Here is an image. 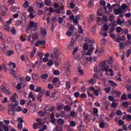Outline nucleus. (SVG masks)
Returning a JSON list of instances; mask_svg holds the SVG:
<instances>
[{"label": "nucleus", "instance_id": "f257e3e1", "mask_svg": "<svg viewBox=\"0 0 131 131\" xmlns=\"http://www.w3.org/2000/svg\"><path fill=\"white\" fill-rule=\"evenodd\" d=\"M18 98H19V96L17 93L13 94V95L10 97V101L8 104L9 107H12V108L18 107L19 105V101L17 100Z\"/></svg>", "mask_w": 131, "mask_h": 131}, {"label": "nucleus", "instance_id": "f03ea898", "mask_svg": "<svg viewBox=\"0 0 131 131\" xmlns=\"http://www.w3.org/2000/svg\"><path fill=\"white\" fill-rule=\"evenodd\" d=\"M100 66H101V69L102 71H106V72H110L111 76H113L114 73H113V70L112 69H108L109 66L107 65V61H102L100 62Z\"/></svg>", "mask_w": 131, "mask_h": 131}, {"label": "nucleus", "instance_id": "7ed1b4c3", "mask_svg": "<svg viewBox=\"0 0 131 131\" xmlns=\"http://www.w3.org/2000/svg\"><path fill=\"white\" fill-rule=\"evenodd\" d=\"M61 55V51L58 49H54L53 53L51 55V58H58Z\"/></svg>", "mask_w": 131, "mask_h": 131}, {"label": "nucleus", "instance_id": "20e7f679", "mask_svg": "<svg viewBox=\"0 0 131 131\" xmlns=\"http://www.w3.org/2000/svg\"><path fill=\"white\" fill-rule=\"evenodd\" d=\"M52 82L53 84L56 86L57 88L60 86V80L58 79L57 77H55L53 80Z\"/></svg>", "mask_w": 131, "mask_h": 131}, {"label": "nucleus", "instance_id": "39448f33", "mask_svg": "<svg viewBox=\"0 0 131 131\" xmlns=\"http://www.w3.org/2000/svg\"><path fill=\"white\" fill-rule=\"evenodd\" d=\"M60 97V94L58 92H53L51 94V98H53L54 100H58Z\"/></svg>", "mask_w": 131, "mask_h": 131}, {"label": "nucleus", "instance_id": "423d86ee", "mask_svg": "<svg viewBox=\"0 0 131 131\" xmlns=\"http://www.w3.org/2000/svg\"><path fill=\"white\" fill-rule=\"evenodd\" d=\"M9 107V108L8 109V114H9V115H13V114L15 113V110H16V107L17 106H15V108L11 106Z\"/></svg>", "mask_w": 131, "mask_h": 131}, {"label": "nucleus", "instance_id": "0eeeda50", "mask_svg": "<svg viewBox=\"0 0 131 131\" xmlns=\"http://www.w3.org/2000/svg\"><path fill=\"white\" fill-rule=\"evenodd\" d=\"M122 9L121 8H119L118 9H114V13L115 15H119L121 13H122Z\"/></svg>", "mask_w": 131, "mask_h": 131}, {"label": "nucleus", "instance_id": "6e6552de", "mask_svg": "<svg viewBox=\"0 0 131 131\" xmlns=\"http://www.w3.org/2000/svg\"><path fill=\"white\" fill-rule=\"evenodd\" d=\"M43 96V92H41L39 94H38L37 98L38 100V101H40V102H42V96Z\"/></svg>", "mask_w": 131, "mask_h": 131}, {"label": "nucleus", "instance_id": "1a4fd4ad", "mask_svg": "<svg viewBox=\"0 0 131 131\" xmlns=\"http://www.w3.org/2000/svg\"><path fill=\"white\" fill-rule=\"evenodd\" d=\"M73 37H75V39H77V40H78V41H82V36H81L80 35H77L76 36H75V35H73Z\"/></svg>", "mask_w": 131, "mask_h": 131}, {"label": "nucleus", "instance_id": "9d476101", "mask_svg": "<svg viewBox=\"0 0 131 131\" xmlns=\"http://www.w3.org/2000/svg\"><path fill=\"white\" fill-rule=\"evenodd\" d=\"M1 90L4 92L6 95H10V91H9V90H7V89L6 88H5L4 86H3L2 87H1Z\"/></svg>", "mask_w": 131, "mask_h": 131}, {"label": "nucleus", "instance_id": "9b49d317", "mask_svg": "<svg viewBox=\"0 0 131 131\" xmlns=\"http://www.w3.org/2000/svg\"><path fill=\"white\" fill-rule=\"evenodd\" d=\"M30 27L31 28H32V27L34 28H36V27H37V25L36 23H34L33 21H31L30 22Z\"/></svg>", "mask_w": 131, "mask_h": 131}, {"label": "nucleus", "instance_id": "f8f14e48", "mask_svg": "<svg viewBox=\"0 0 131 131\" xmlns=\"http://www.w3.org/2000/svg\"><path fill=\"white\" fill-rule=\"evenodd\" d=\"M7 11H8V8H3L2 10V12H1L2 16H6V14H7Z\"/></svg>", "mask_w": 131, "mask_h": 131}, {"label": "nucleus", "instance_id": "ddd939ff", "mask_svg": "<svg viewBox=\"0 0 131 131\" xmlns=\"http://www.w3.org/2000/svg\"><path fill=\"white\" fill-rule=\"evenodd\" d=\"M48 77H49V74H43L42 75H41L40 76V78H41V79H42V80L43 79H47V78H48Z\"/></svg>", "mask_w": 131, "mask_h": 131}, {"label": "nucleus", "instance_id": "4468645a", "mask_svg": "<svg viewBox=\"0 0 131 131\" xmlns=\"http://www.w3.org/2000/svg\"><path fill=\"white\" fill-rule=\"evenodd\" d=\"M32 77L34 80H37L38 78H39V76H38V75L37 74H33L32 75Z\"/></svg>", "mask_w": 131, "mask_h": 131}, {"label": "nucleus", "instance_id": "2eb2a0df", "mask_svg": "<svg viewBox=\"0 0 131 131\" xmlns=\"http://www.w3.org/2000/svg\"><path fill=\"white\" fill-rule=\"evenodd\" d=\"M7 66H12L13 68H15L16 64L14 63H13L12 62H10L5 67V69L7 70Z\"/></svg>", "mask_w": 131, "mask_h": 131}, {"label": "nucleus", "instance_id": "dca6fc26", "mask_svg": "<svg viewBox=\"0 0 131 131\" xmlns=\"http://www.w3.org/2000/svg\"><path fill=\"white\" fill-rule=\"evenodd\" d=\"M66 86L67 90H69L71 88V85L69 81H67L66 82Z\"/></svg>", "mask_w": 131, "mask_h": 131}, {"label": "nucleus", "instance_id": "f3484780", "mask_svg": "<svg viewBox=\"0 0 131 131\" xmlns=\"http://www.w3.org/2000/svg\"><path fill=\"white\" fill-rule=\"evenodd\" d=\"M15 49L16 50V52H17V53H19V52H20V51H21V45L17 44L15 45Z\"/></svg>", "mask_w": 131, "mask_h": 131}, {"label": "nucleus", "instance_id": "a211bd4d", "mask_svg": "<svg viewBox=\"0 0 131 131\" xmlns=\"http://www.w3.org/2000/svg\"><path fill=\"white\" fill-rule=\"evenodd\" d=\"M110 105V102L109 101H105L104 103V106L106 110H108V107Z\"/></svg>", "mask_w": 131, "mask_h": 131}, {"label": "nucleus", "instance_id": "6ab92c4d", "mask_svg": "<svg viewBox=\"0 0 131 131\" xmlns=\"http://www.w3.org/2000/svg\"><path fill=\"white\" fill-rule=\"evenodd\" d=\"M13 54H14V51L13 50H9L6 53V56H10L11 55H13Z\"/></svg>", "mask_w": 131, "mask_h": 131}, {"label": "nucleus", "instance_id": "aec40b11", "mask_svg": "<svg viewBox=\"0 0 131 131\" xmlns=\"http://www.w3.org/2000/svg\"><path fill=\"white\" fill-rule=\"evenodd\" d=\"M58 124H59V125H63L64 124V120L62 119L59 118L58 120Z\"/></svg>", "mask_w": 131, "mask_h": 131}, {"label": "nucleus", "instance_id": "412c9836", "mask_svg": "<svg viewBox=\"0 0 131 131\" xmlns=\"http://www.w3.org/2000/svg\"><path fill=\"white\" fill-rule=\"evenodd\" d=\"M10 31H11V33L13 35H15V34H16V30L15 29V27H12L10 29Z\"/></svg>", "mask_w": 131, "mask_h": 131}, {"label": "nucleus", "instance_id": "4be33fe9", "mask_svg": "<svg viewBox=\"0 0 131 131\" xmlns=\"http://www.w3.org/2000/svg\"><path fill=\"white\" fill-rule=\"evenodd\" d=\"M75 42V39L73 37L71 41V42L70 43V47H73Z\"/></svg>", "mask_w": 131, "mask_h": 131}, {"label": "nucleus", "instance_id": "5701e85b", "mask_svg": "<svg viewBox=\"0 0 131 131\" xmlns=\"http://www.w3.org/2000/svg\"><path fill=\"white\" fill-rule=\"evenodd\" d=\"M101 91V89H98V90H94L93 91V94L95 95V96H96V97H98L99 96V92Z\"/></svg>", "mask_w": 131, "mask_h": 131}, {"label": "nucleus", "instance_id": "b1692460", "mask_svg": "<svg viewBox=\"0 0 131 131\" xmlns=\"http://www.w3.org/2000/svg\"><path fill=\"white\" fill-rule=\"evenodd\" d=\"M47 65L50 67L53 66V65H54V61L52 60H49L47 63Z\"/></svg>", "mask_w": 131, "mask_h": 131}, {"label": "nucleus", "instance_id": "393cba45", "mask_svg": "<svg viewBox=\"0 0 131 131\" xmlns=\"http://www.w3.org/2000/svg\"><path fill=\"white\" fill-rule=\"evenodd\" d=\"M58 10L61 14H65V11H61L62 10H64V6L62 5L61 7H59Z\"/></svg>", "mask_w": 131, "mask_h": 131}, {"label": "nucleus", "instance_id": "a878e982", "mask_svg": "<svg viewBox=\"0 0 131 131\" xmlns=\"http://www.w3.org/2000/svg\"><path fill=\"white\" fill-rule=\"evenodd\" d=\"M0 49L1 50H3V51H6L7 49V47H6V46L3 43L0 44Z\"/></svg>", "mask_w": 131, "mask_h": 131}, {"label": "nucleus", "instance_id": "bb28decb", "mask_svg": "<svg viewBox=\"0 0 131 131\" xmlns=\"http://www.w3.org/2000/svg\"><path fill=\"white\" fill-rule=\"evenodd\" d=\"M94 6V1L90 0L88 3V7L89 8H91V7H93Z\"/></svg>", "mask_w": 131, "mask_h": 131}, {"label": "nucleus", "instance_id": "cd10ccee", "mask_svg": "<svg viewBox=\"0 0 131 131\" xmlns=\"http://www.w3.org/2000/svg\"><path fill=\"white\" fill-rule=\"evenodd\" d=\"M103 30H102V31H107L108 30V28H109V26L107 25H104L103 26Z\"/></svg>", "mask_w": 131, "mask_h": 131}, {"label": "nucleus", "instance_id": "c85d7f7f", "mask_svg": "<svg viewBox=\"0 0 131 131\" xmlns=\"http://www.w3.org/2000/svg\"><path fill=\"white\" fill-rule=\"evenodd\" d=\"M63 106L64 105H63L62 103L58 104L57 107V110H58V111H59V110H61V109H62Z\"/></svg>", "mask_w": 131, "mask_h": 131}, {"label": "nucleus", "instance_id": "c756f323", "mask_svg": "<svg viewBox=\"0 0 131 131\" xmlns=\"http://www.w3.org/2000/svg\"><path fill=\"white\" fill-rule=\"evenodd\" d=\"M29 6V2L28 1H26L24 3V4L23 5L24 8L25 9H27V8H28V6Z\"/></svg>", "mask_w": 131, "mask_h": 131}, {"label": "nucleus", "instance_id": "7c9ffc66", "mask_svg": "<svg viewBox=\"0 0 131 131\" xmlns=\"http://www.w3.org/2000/svg\"><path fill=\"white\" fill-rule=\"evenodd\" d=\"M108 82H109V83H111L112 86H117V85H118L117 84H116L113 81L109 80Z\"/></svg>", "mask_w": 131, "mask_h": 131}, {"label": "nucleus", "instance_id": "2f4dec72", "mask_svg": "<svg viewBox=\"0 0 131 131\" xmlns=\"http://www.w3.org/2000/svg\"><path fill=\"white\" fill-rule=\"evenodd\" d=\"M41 34L42 36H46L47 35V30L46 29L42 30L41 31Z\"/></svg>", "mask_w": 131, "mask_h": 131}, {"label": "nucleus", "instance_id": "473e14b6", "mask_svg": "<svg viewBox=\"0 0 131 131\" xmlns=\"http://www.w3.org/2000/svg\"><path fill=\"white\" fill-rule=\"evenodd\" d=\"M45 5L48 6V7H50L51 6V0H45Z\"/></svg>", "mask_w": 131, "mask_h": 131}, {"label": "nucleus", "instance_id": "72a5a7b5", "mask_svg": "<svg viewBox=\"0 0 131 131\" xmlns=\"http://www.w3.org/2000/svg\"><path fill=\"white\" fill-rule=\"evenodd\" d=\"M35 53H36V49H34L31 52L30 57L32 58L34 55H35Z\"/></svg>", "mask_w": 131, "mask_h": 131}, {"label": "nucleus", "instance_id": "f704fd0d", "mask_svg": "<svg viewBox=\"0 0 131 131\" xmlns=\"http://www.w3.org/2000/svg\"><path fill=\"white\" fill-rule=\"evenodd\" d=\"M113 63V58L112 57H110V59L108 61H106L107 64H110V65H111Z\"/></svg>", "mask_w": 131, "mask_h": 131}, {"label": "nucleus", "instance_id": "c9c22d12", "mask_svg": "<svg viewBox=\"0 0 131 131\" xmlns=\"http://www.w3.org/2000/svg\"><path fill=\"white\" fill-rule=\"evenodd\" d=\"M37 37H38V35H37V34H33L32 36L33 40H35Z\"/></svg>", "mask_w": 131, "mask_h": 131}, {"label": "nucleus", "instance_id": "e433bc0d", "mask_svg": "<svg viewBox=\"0 0 131 131\" xmlns=\"http://www.w3.org/2000/svg\"><path fill=\"white\" fill-rule=\"evenodd\" d=\"M114 31H115V27H112L110 29V32H108V33L110 34L113 33Z\"/></svg>", "mask_w": 131, "mask_h": 131}, {"label": "nucleus", "instance_id": "4c0bfd02", "mask_svg": "<svg viewBox=\"0 0 131 131\" xmlns=\"http://www.w3.org/2000/svg\"><path fill=\"white\" fill-rule=\"evenodd\" d=\"M13 18H10L9 19V20H8L7 22H6V25H11V24L12 23V21H13Z\"/></svg>", "mask_w": 131, "mask_h": 131}, {"label": "nucleus", "instance_id": "58836bf2", "mask_svg": "<svg viewBox=\"0 0 131 131\" xmlns=\"http://www.w3.org/2000/svg\"><path fill=\"white\" fill-rule=\"evenodd\" d=\"M116 114L119 116H120L121 115H122L123 113L121 110H118V111H117Z\"/></svg>", "mask_w": 131, "mask_h": 131}, {"label": "nucleus", "instance_id": "ea45409f", "mask_svg": "<svg viewBox=\"0 0 131 131\" xmlns=\"http://www.w3.org/2000/svg\"><path fill=\"white\" fill-rule=\"evenodd\" d=\"M116 23L117 25H120L121 26H122L121 19H120V18L117 19Z\"/></svg>", "mask_w": 131, "mask_h": 131}, {"label": "nucleus", "instance_id": "a19ab883", "mask_svg": "<svg viewBox=\"0 0 131 131\" xmlns=\"http://www.w3.org/2000/svg\"><path fill=\"white\" fill-rule=\"evenodd\" d=\"M121 30H122V28L120 27H118L116 28V32L117 33H120V32H121Z\"/></svg>", "mask_w": 131, "mask_h": 131}, {"label": "nucleus", "instance_id": "79ce46f5", "mask_svg": "<svg viewBox=\"0 0 131 131\" xmlns=\"http://www.w3.org/2000/svg\"><path fill=\"white\" fill-rule=\"evenodd\" d=\"M4 30L8 31L10 30V26H7V25H5L4 26Z\"/></svg>", "mask_w": 131, "mask_h": 131}, {"label": "nucleus", "instance_id": "37998d69", "mask_svg": "<svg viewBox=\"0 0 131 131\" xmlns=\"http://www.w3.org/2000/svg\"><path fill=\"white\" fill-rule=\"evenodd\" d=\"M104 90L107 94H109L111 91V88H105Z\"/></svg>", "mask_w": 131, "mask_h": 131}, {"label": "nucleus", "instance_id": "c03bdc74", "mask_svg": "<svg viewBox=\"0 0 131 131\" xmlns=\"http://www.w3.org/2000/svg\"><path fill=\"white\" fill-rule=\"evenodd\" d=\"M10 9L12 12H16L17 11V7L15 6H12Z\"/></svg>", "mask_w": 131, "mask_h": 131}, {"label": "nucleus", "instance_id": "a18cd8bd", "mask_svg": "<svg viewBox=\"0 0 131 131\" xmlns=\"http://www.w3.org/2000/svg\"><path fill=\"white\" fill-rule=\"evenodd\" d=\"M127 8V5L125 4H123L121 6L122 10H126Z\"/></svg>", "mask_w": 131, "mask_h": 131}, {"label": "nucleus", "instance_id": "49530a36", "mask_svg": "<svg viewBox=\"0 0 131 131\" xmlns=\"http://www.w3.org/2000/svg\"><path fill=\"white\" fill-rule=\"evenodd\" d=\"M16 107H15V111H16V112H21L22 111V108H21L20 106L17 107V108Z\"/></svg>", "mask_w": 131, "mask_h": 131}, {"label": "nucleus", "instance_id": "de8ad7c7", "mask_svg": "<svg viewBox=\"0 0 131 131\" xmlns=\"http://www.w3.org/2000/svg\"><path fill=\"white\" fill-rule=\"evenodd\" d=\"M122 101H125L126 100V95L123 94L121 96Z\"/></svg>", "mask_w": 131, "mask_h": 131}, {"label": "nucleus", "instance_id": "09e8293b", "mask_svg": "<svg viewBox=\"0 0 131 131\" xmlns=\"http://www.w3.org/2000/svg\"><path fill=\"white\" fill-rule=\"evenodd\" d=\"M122 105L125 108H127V107H128V103L127 102H122Z\"/></svg>", "mask_w": 131, "mask_h": 131}, {"label": "nucleus", "instance_id": "8fccbe9b", "mask_svg": "<svg viewBox=\"0 0 131 131\" xmlns=\"http://www.w3.org/2000/svg\"><path fill=\"white\" fill-rule=\"evenodd\" d=\"M64 110H66V111H70V110H71V107L68 105H66L64 106Z\"/></svg>", "mask_w": 131, "mask_h": 131}, {"label": "nucleus", "instance_id": "3c124183", "mask_svg": "<svg viewBox=\"0 0 131 131\" xmlns=\"http://www.w3.org/2000/svg\"><path fill=\"white\" fill-rule=\"evenodd\" d=\"M78 72L80 73L81 75H83V71L80 69V67H78Z\"/></svg>", "mask_w": 131, "mask_h": 131}, {"label": "nucleus", "instance_id": "603ef678", "mask_svg": "<svg viewBox=\"0 0 131 131\" xmlns=\"http://www.w3.org/2000/svg\"><path fill=\"white\" fill-rule=\"evenodd\" d=\"M48 88L49 90H53V89H54V85L51 83H49L48 85Z\"/></svg>", "mask_w": 131, "mask_h": 131}, {"label": "nucleus", "instance_id": "864d4df0", "mask_svg": "<svg viewBox=\"0 0 131 131\" xmlns=\"http://www.w3.org/2000/svg\"><path fill=\"white\" fill-rule=\"evenodd\" d=\"M66 34L67 36L70 37L71 36V35L72 34V32L70 31L69 30H68V31L66 32Z\"/></svg>", "mask_w": 131, "mask_h": 131}, {"label": "nucleus", "instance_id": "5fc2aeb1", "mask_svg": "<svg viewBox=\"0 0 131 131\" xmlns=\"http://www.w3.org/2000/svg\"><path fill=\"white\" fill-rule=\"evenodd\" d=\"M100 4L101 6H106V2H105V1L100 0Z\"/></svg>", "mask_w": 131, "mask_h": 131}, {"label": "nucleus", "instance_id": "6e6d98bb", "mask_svg": "<svg viewBox=\"0 0 131 131\" xmlns=\"http://www.w3.org/2000/svg\"><path fill=\"white\" fill-rule=\"evenodd\" d=\"M126 118L127 119V121L129 122L131 120V115L128 114L126 116Z\"/></svg>", "mask_w": 131, "mask_h": 131}, {"label": "nucleus", "instance_id": "4d7b16f0", "mask_svg": "<svg viewBox=\"0 0 131 131\" xmlns=\"http://www.w3.org/2000/svg\"><path fill=\"white\" fill-rule=\"evenodd\" d=\"M53 74L54 75H59L60 71H59V70H55V71H54Z\"/></svg>", "mask_w": 131, "mask_h": 131}, {"label": "nucleus", "instance_id": "13d9d810", "mask_svg": "<svg viewBox=\"0 0 131 131\" xmlns=\"http://www.w3.org/2000/svg\"><path fill=\"white\" fill-rule=\"evenodd\" d=\"M70 125H71V126L74 127V126H75V125H76V123L74 121H72L70 122Z\"/></svg>", "mask_w": 131, "mask_h": 131}, {"label": "nucleus", "instance_id": "bf43d9fd", "mask_svg": "<svg viewBox=\"0 0 131 131\" xmlns=\"http://www.w3.org/2000/svg\"><path fill=\"white\" fill-rule=\"evenodd\" d=\"M84 117L85 120H87V121H90V118L89 117V115L88 114L84 115Z\"/></svg>", "mask_w": 131, "mask_h": 131}, {"label": "nucleus", "instance_id": "052dcab7", "mask_svg": "<svg viewBox=\"0 0 131 131\" xmlns=\"http://www.w3.org/2000/svg\"><path fill=\"white\" fill-rule=\"evenodd\" d=\"M90 83H96V79L95 78H92L89 80Z\"/></svg>", "mask_w": 131, "mask_h": 131}, {"label": "nucleus", "instance_id": "680f3d73", "mask_svg": "<svg viewBox=\"0 0 131 131\" xmlns=\"http://www.w3.org/2000/svg\"><path fill=\"white\" fill-rule=\"evenodd\" d=\"M70 6L71 8L74 9V8L75 7V4H74V3L73 2H71L70 3Z\"/></svg>", "mask_w": 131, "mask_h": 131}, {"label": "nucleus", "instance_id": "e2e57ef3", "mask_svg": "<svg viewBox=\"0 0 131 131\" xmlns=\"http://www.w3.org/2000/svg\"><path fill=\"white\" fill-rule=\"evenodd\" d=\"M126 25L127 27H128V26H130V25H131V19H129L128 21H127L126 22Z\"/></svg>", "mask_w": 131, "mask_h": 131}, {"label": "nucleus", "instance_id": "0e129e2a", "mask_svg": "<svg viewBox=\"0 0 131 131\" xmlns=\"http://www.w3.org/2000/svg\"><path fill=\"white\" fill-rule=\"evenodd\" d=\"M23 125V124H22V123H18L17 124V127L19 129L21 130L22 129V128H23V127L22 126Z\"/></svg>", "mask_w": 131, "mask_h": 131}, {"label": "nucleus", "instance_id": "69168bd1", "mask_svg": "<svg viewBox=\"0 0 131 131\" xmlns=\"http://www.w3.org/2000/svg\"><path fill=\"white\" fill-rule=\"evenodd\" d=\"M131 45V40L130 41H127L125 43V46H126V47H129V46H130Z\"/></svg>", "mask_w": 131, "mask_h": 131}, {"label": "nucleus", "instance_id": "338daca9", "mask_svg": "<svg viewBox=\"0 0 131 131\" xmlns=\"http://www.w3.org/2000/svg\"><path fill=\"white\" fill-rule=\"evenodd\" d=\"M126 88L127 91L128 92H131V85H127L126 86Z\"/></svg>", "mask_w": 131, "mask_h": 131}, {"label": "nucleus", "instance_id": "774afa93", "mask_svg": "<svg viewBox=\"0 0 131 131\" xmlns=\"http://www.w3.org/2000/svg\"><path fill=\"white\" fill-rule=\"evenodd\" d=\"M8 2L9 5H13L15 4V0H8Z\"/></svg>", "mask_w": 131, "mask_h": 131}]
</instances>
